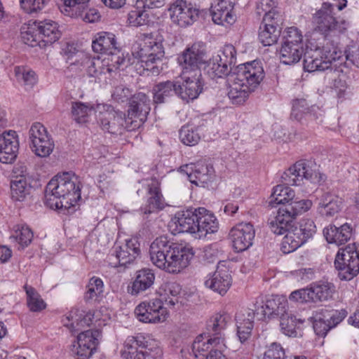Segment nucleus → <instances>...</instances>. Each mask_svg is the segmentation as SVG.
<instances>
[{
  "label": "nucleus",
  "mask_w": 359,
  "mask_h": 359,
  "mask_svg": "<svg viewBox=\"0 0 359 359\" xmlns=\"http://www.w3.org/2000/svg\"><path fill=\"white\" fill-rule=\"evenodd\" d=\"M194 255L191 248L170 241L165 236L156 238L149 248L152 264L169 273H178L185 269Z\"/></svg>",
  "instance_id": "nucleus-1"
},
{
  "label": "nucleus",
  "mask_w": 359,
  "mask_h": 359,
  "mask_svg": "<svg viewBox=\"0 0 359 359\" xmlns=\"http://www.w3.org/2000/svg\"><path fill=\"white\" fill-rule=\"evenodd\" d=\"M81 182L73 172L53 177L46 185L44 203L50 209L69 210L81 199Z\"/></svg>",
  "instance_id": "nucleus-2"
},
{
  "label": "nucleus",
  "mask_w": 359,
  "mask_h": 359,
  "mask_svg": "<svg viewBox=\"0 0 359 359\" xmlns=\"http://www.w3.org/2000/svg\"><path fill=\"white\" fill-rule=\"evenodd\" d=\"M236 4V0H220L211 7V11L198 10L197 8H188L183 0H177L170 9V17L172 22H229L236 21L233 8Z\"/></svg>",
  "instance_id": "nucleus-3"
},
{
  "label": "nucleus",
  "mask_w": 359,
  "mask_h": 359,
  "mask_svg": "<svg viewBox=\"0 0 359 359\" xmlns=\"http://www.w3.org/2000/svg\"><path fill=\"white\" fill-rule=\"evenodd\" d=\"M161 37L155 36L153 33L142 34L132 46L131 51L134 58L137 60L135 68L140 74L150 72L158 75L162 67L160 66L165 55Z\"/></svg>",
  "instance_id": "nucleus-4"
},
{
  "label": "nucleus",
  "mask_w": 359,
  "mask_h": 359,
  "mask_svg": "<svg viewBox=\"0 0 359 359\" xmlns=\"http://www.w3.org/2000/svg\"><path fill=\"white\" fill-rule=\"evenodd\" d=\"M348 56L337 46L327 43L323 47L306 45L304 57V69L309 72L338 69L346 64ZM342 72V69L339 70Z\"/></svg>",
  "instance_id": "nucleus-5"
},
{
  "label": "nucleus",
  "mask_w": 359,
  "mask_h": 359,
  "mask_svg": "<svg viewBox=\"0 0 359 359\" xmlns=\"http://www.w3.org/2000/svg\"><path fill=\"white\" fill-rule=\"evenodd\" d=\"M162 355L158 344L142 333L128 336L121 351L124 359H160Z\"/></svg>",
  "instance_id": "nucleus-6"
},
{
  "label": "nucleus",
  "mask_w": 359,
  "mask_h": 359,
  "mask_svg": "<svg viewBox=\"0 0 359 359\" xmlns=\"http://www.w3.org/2000/svg\"><path fill=\"white\" fill-rule=\"evenodd\" d=\"M316 232V226L311 219H303L299 226L292 225L287 231L281 243V250L284 254L294 252Z\"/></svg>",
  "instance_id": "nucleus-7"
},
{
  "label": "nucleus",
  "mask_w": 359,
  "mask_h": 359,
  "mask_svg": "<svg viewBox=\"0 0 359 359\" xmlns=\"http://www.w3.org/2000/svg\"><path fill=\"white\" fill-rule=\"evenodd\" d=\"M338 277L341 280H351L359 273V250L355 243L339 250L334 259Z\"/></svg>",
  "instance_id": "nucleus-8"
},
{
  "label": "nucleus",
  "mask_w": 359,
  "mask_h": 359,
  "mask_svg": "<svg viewBox=\"0 0 359 359\" xmlns=\"http://www.w3.org/2000/svg\"><path fill=\"white\" fill-rule=\"evenodd\" d=\"M140 244L136 238L126 240L121 245L115 244L107 255L106 262L114 268L127 267L140 255Z\"/></svg>",
  "instance_id": "nucleus-9"
},
{
  "label": "nucleus",
  "mask_w": 359,
  "mask_h": 359,
  "mask_svg": "<svg viewBox=\"0 0 359 359\" xmlns=\"http://www.w3.org/2000/svg\"><path fill=\"white\" fill-rule=\"evenodd\" d=\"M335 286L329 282L313 283L310 287L292 292L290 300L300 302H318L328 301L333 297Z\"/></svg>",
  "instance_id": "nucleus-10"
},
{
  "label": "nucleus",
  "mask_w": 359,
  "mask_h": 359,
  "mask_svg": "<svg viewBox=\"0 0 359 359\" xmlns=\"http://www.w3.org/2000/svg\"><path fill=\"white\" fill-rule=\"evenodd\" d=\"M230 76L231 81L243 83L254 92L264 79L265 73L262 62L253 60L236 67Z\"/></svg>",
  "instance_id": "nucleus-11"
},
{
  "label": "nucleus",
  "mask_w": 359,
  "mask_h": 359,
  "mask_svg": "<svg viewBox=\"0 0 359 359\" xmlns=\"http://www.w3.org/2000/svg\"><path fill=\"white\" fill-rule=\"evenodd\" d=\"M138 320L145 323H155L165 320L168 311L163 300L154 299L140 303L135 310Z\"/></svg>",
  "instance_id": "nucleus-12"
},
{
  "label": "nucleus",
  "mask_w": 359,
  "mask_h": 359,
  "mask_svg": "<svg viewBox=\"0 0 359 359\" xmlns=\"http://www.w3.org/2000/svg\"><path fill=\"white\" fill-rule=\"evenodd\" d=\"M180 169L181 172L186 173L190 182L198 187H208L215 177L212 165L204 161L197 162L191 166L185 165Z\"/></svg>",
  "instance_id": "nucleus-13"
},
{
  "label": "nucleus",
  "mask_w": 359,
  "mask_h": 359,
  "mask_svg": "<svg viewBox=\"0 0 359 359\" xmlns=\"http://www.w3.org/2000/svg\"><path fill=\"white\" fill-rule=\"evenodd\" d=\"M255 236V229L250 223H240L229 232L232 247L237 252H243L252 246Z\"/></svg>",
  "instance_id": "nucleus-14"
},
{
  "label": "nucleus",
  "mask_w": 359,
  "mask_h": 359,
  "mask_svg": "<svg viewBox=\"0 0 359 359\" xmlns=\"http://www.w3.org/2000/svg\"><path fill=\"white\" fill-rule=\"evenodd\" d=\"M100 334L98 330L81 332L77 336L76 344H74L72 349L75 359H88L91 356L98 344L97 337Z\"/></svg>",
  "instance_id": "nucleus-15"
},
{
  "label": "nucleus",
  "mask_w": 359,
  "mask_h": 359,
  "mask_svg": "<svg viewBox=\"0 0 359 359\" xmlns=\"http://www.w3.org/2000/svg\"><path fill=\"white\" fill-rule=\"evenodd\" d=\"M230 315L226 311H219L213 314L207 321L206 330L209 337L215 338L219 346H226L224 330L231 321Z\"/></svg>",
  "instance_id": "nucleus-16"
},
{
  "label": "nucleus",
  "mask_w": 359,
  "mask_h": 359,
  "mask_svg": "<svg viewBox=\"0 0 359 359\" xmlns=\"http://www.w3.org/2000/svg\"><path fill=\"white\" fill-rule=\"evenodd\" d=\"M162 6V0H136V7L128 14V22H154L156 16L150 8Z\"/></svg>",
  "instance_id": "nucleus-17"
},
{
  "label": "nucleus",
  "mask_w": 359,
  "mask_h": 359,
  "mask_svg": "<svg viewBox=\"0 0 359 359\" xmlns=\"http://www.w3.org/2000/svg\"><path fill=\"white\" fill-rule=\"evenodd\" d=\"M183 82L177 81V96L189 102L196 99L202 93L203 81L201 74H194L191 76L183 74Z\"/></svg>",
  "instance_id": "nucleus-18"
},
{
  "label": "nucleus",
  "mask_w": 359,
  "mask_h": 359,
  "mask_svg": "<svg viewBox=\"0 0 359 359\" xmlns=\"http://www.w3.org/2000/svg\"><path fill=\"white\" fill-rule=\"evenodd\" d=\"M19 149V140L14 130L5 131L0 135V161L11 163L16 158Z\"/></svg>",
  "instance_id": "nucleus-19"
},
{
  "label": "nucleus",
  "mask_w": 359,
  "mask_h": 359,
  "mask_svg": "<svg viewBox=\"0 0 359 359\" xmlns=\"http://www.w3.org/2000/svg\"><path fill=\"white\" fill-rule=\"evenodd\" d=\"M197 219V208H189L177 212L172 219V222L175 224V231L177 233H189L196 234Z\"/></svg>",
  "instance_id": "nucleus-20"
},
{
  "label": "nucleus",
  "mask_w": 359,
  "mask_h": 359,
  "mask_svg": "<svg viewBox=\"0 0 359 359\" xmlns=\"http://www.w3.org/2000/svg\"><path fill=\"white\" fill-rule=\"evenodd\" d=\"M155 273L151 269L144 268L136 272L135 279L128 286V292L132 296H139L150 290L155 280Z\"/></svg>",
  "instance_id": "nucleus-21"
},
{
  "label": "nucleus",
  "mask_w": 359,
  "mask_h": 359,
  "mask_svg": "<svg viewBox=\"0 0 359 359\" xmlns=\"http://www.w3.org/2000/svg\"><path fill=\"white\" fill-rule=\"evenodd\" d=\"M204 53L196 45L187 48L183 54L178 57V61L183 68V74L190 72L194 74H201L199 66L204 63Z\"/></svg>",
  "instance_id": "nucleus-22"
},
{
  "label": "nucleus",
  "mask_w": 359,
  "mask_h": 359,
  "mask_svg": "<svg viewBox=\"0 0 359 359\" xmlns=\"http://www.w3.org/2000/svg\"><path fill=\"white\" fill-rule=\"evenodd\" d=\"M280 306L274 299H267L264 301L262 297L256 299L252 308L248 309L247 316L252 318L254 320L256 318L258 320H264L266 318H271L273 315L279 316Z\"/></svg>",
  "instance_id": "nucleus-23"
},
{
  "label": "nucleus",
  "mask_w": 359,
  "mask_h": 359,
  "mask_svg": "<svg viewBox=\"0 0 359 359\" xmlns=\"http://www.w3.org/2000/svg\"><path fill=\"white\" fill-rule=\"evenodd\" d=\"M144 184L147 187L149 198L147 204L142 207L140 210L144 215H149L157 210L163 208V196L161 193L159 182L156 178L144 180Z\"/></svg>",
  "instance_id": "nucleus-24"
},
{
  "label": "nucleus",
  "mask_w": 359,
  "mask_h": 359,
  "mask_svg": "<svg viewBox=\"0 0 359 359\" xmlns=\"http://www.w3.org/2000/svg\"><path fill=\"white\" fill-rule=\"evenodd\" d=\"M99 121L103 130L111 134H121L123 131L126 116L121 111H116L111 109L100 113Z\"/></svg>",
  "instance_id": "nucleus-25"
},
{
  "label": "nucleus",
  "mask_w": 359,
  "mask_h": 359,
  "mask_svg": "<svg viewBox=\"0 0 359 359\" xmlns=\"http://www.w3.org/2000/svg\"><path fill=\"white\" fill-rule=\"evenodd\" d=\"M205 285L221 295L226 293L231 285V276L226 268L217 267L216 271L205 280Z\"/></svg>",
  "instance_id": "nucleus-26"
},
{
  "label": "nucleus",
  "mask_w": 359,
  "mask_h": 359,
  "mask_svg": "<svg viewBox=\"0 0 359 359\" xmlns=\"http://www.w3.org/2000/svg\"><path fill=\"white\" fill-rule=\"evenodd\" d=\"M198 221L196 237H205L208 233H213L218 229V222L215 216L205 208H197Z\"/></svg>",
  "instance_id": "nucleus-27"
},
{
  "label": "nucleus",
  "mask_w": 359,
  "mask_h": 359,
  "mask_svg": "<svg viewBox=\"0 0 359 359\" xmlns=\"http://www.w3.org/2000/svg\"><path fill=\"white\" fill-rule=\"evenodd\" d=\"M323 234L329 243L340 245L347 242L351 237L352 228L350 224L345 223L337 227L329 225L323 229Z\"/></svg>",
  "instance_id": "nucleus-28"
},
{
  "label": "nucleus",
  "mask_w": 359,
  "mask_h": 359,
  "mask_svg": "<svg viewBox=\"0 0 359 359\" xmlns=\"http://www.w3.org/2000/svg\"><path fill=\"white\" fill-rule=\"evenodd\" d=\"M214 337H204L203 334H200L196 337L191 345V350L195 358L201 359H208L211 349L226 348V346H219Z\"/></svg>",
  "instance_id": "nucleus-29"
},
{
  "label": "nucleus",
  "mask_w": 359,
  "mask_h": 359,
  "mask_svg": "<svg viewBox=\"0 0 359 359\" xmlns=\"http://www.w3.org/2000/svg\"><path fill=\"white\" fill-rule=\"evenodd\" d=\"M151 110V100L148 95L143 93H137L129 100L128 116L147 118Z\"/></svg>",
  "instance_id": "nucleus-30"
},
{
  "label": "nucleus",
  "mask_w": 359,
  "mask_h": 359,
  "mask_svg": "<svg viewBox=\"0 0 359 359\" xmlns=\"http://www.w3.org/2000/svg\"><path fill=\"white\" fill-rule=\"evenodd\" d=\"M177 81H166L160 82L152 88L154 104L165 103L170 97L177 95Z\"/></svg>",
  "instance_id": "nucleus-31"
},
{
  "label": "nucleus",
  "mask_w": 359,
  "mask_h": 359,
  "mask_svg": "<svg viewBox=\"0 0 359 359\" xmlns=\"http://www.w3.org/2000/svg\"><path fill=\"white\" fill-rule=\"evenodd\" d=\"M341 200L330 193L323 194L319 199L318 210L325 217H332L341 210Z\"/></svg>",
  "instance_id": "nucleus-32"
},
{
  "label": "nucleus",
  "mask_w": 359,
  "mask_h": 359,
  "mask_svg": "<svg viewBox=\"0 0 359 359\" xmlns=\"http://www.w3.org/2000/svg\"><path fill=\"white\" fill-rule=\"evenodd\" d=\"M293 220L292 217L286 212L284 207L280 208L277 215L269 220V226L273 233L282 235L292 226Z\"/></svg>",
  "instance_id": "nucleus-33"
},
{
  "label": "nucleus",
  "mask_w": 359,
  "mask_h": 359,
  "mask_svg": "<svg viewBox=\"0 0 359 359\" xmlns=\"http://www.w3.org/2000/svg\"><path fill=\"white\" fill-rule=\"evenodd\" d=\"M305 51L304 43L282 44L280 50V62L285 65H294L304 56Z\"/></svg>",
  "instance_id": "nucleus-34"
},
{
  "label": "nucleus",
  "mask_w": 359,
  "mask_h": 359,
  "mask_svg": "<svg viewBox=\"0 0 359 359\" xmlns=\"http://www.w3.org/2000/svg\"><path fill=\"white\" fill-rule=\"evenodd\" d=\"M285 306H280V326L282 332L292 337H296L298 335V324H302L304 323V320L301 319H297L291 313L286 312L285 310Z\"/></svg>",
  "instance_id": "nucleus-35"
},
{
  "label": "nucleus",
  "mask_w": 359,
  "mask_h": 359,
  "mask_svg": "<svg viewBox=\"0 0 359 359\" xmlns=\"http://www.w3.org/2000/svg\"><path fill=\"white\" fill-rule=\"evenodd\" d=\"M276 0H261L257 6L256 13L262 16V22H269L272 20H282V15L277 7Z\"/></svg>",
  "instance_id": "nucleus-36"
},
{
  "label": "nucleus",
  "mask_w": 359,
  "mask_h": 359,
  "mask_svg": "<svg viewBox=\"0 0 359 359\" xmlns=\"http://www.w3.org/2000/svg\"><path fill=\"white\" fill-rule=\"evenodd\" d=\"M92 48L94 52L102 54L113 55L117 50L115 36L111 33H104L93 41Z\"/></svg>",
  "instance_id": "nucleus-37"
},
{
  "label": "nucleus",
  "mask_w": 359,
  "mask_h": 359,
  "mask_svg": "<svg viewBox=\"0 0 359 359\" xmlns=\"http://www.w3.org/2000/svg\"><path fill=\"white\" fill-rule=\"evenodd\" d=\"M294 197V191L290 187L279 184L273 188L269 205L274 208L276 205L282 204L285 207L293 200Z\"/></svg>",
  "instance_id": "nucleus-38"
},
{
  "label": "nucleus",
  "mask_w": 359,
  "mask_h": 359,
  "mask_svg": "<svg viewBox=\"0 0 359 359\" xmlns=\"http://www.w3.org/2000/svg\"><path fill=\"white\" fill-rule=\"evenodd\" d=\"M233 83L229 86L227 93L229 100L233 104H243L253 91L245 87L243 83L238 81H232Z\"/></svg>",
  "instance_id": "nucleus-39"
},
{
  "label": "nucleus",
  "mask_w": 359,
  "mask_h": 359,
  "mask_svg": "<svg viewBox=\"0 0 359 359\" xmlns=\"http://www.w3.org/2000/svg\"><path fill=\"white\" fill-rule=\"evenodd\" d=\"M163 292L160 294L163 305L174 306L179 302L181 292V287L176 282H168L163 285Z\"/></svg>",
  "instance_id": "nucleus-40"
},
{
  "label": "nucleus",
  "mask_w": 359,
  "mask_h": 359,
  "mask_svg": "<svg viewBox=\"0 0 359 359\" xmlns=\"http://www.w3.org/2000/svg\"><path fill=\"white\" fill-rule=\"evenodd\" d=\"M276 25L264 24L259 27V39L264 46H271L278 41L282 27Z\"/></svg>",
  "instance_id": "nucleus-41"
},
{
  "label": "nucleus",
  "mask_w": 359,
  "mask_h": 359,
  "mask_svg": "<svg viewBox=\"0 0 359 359\" xmlns=\"http://www.w3.org/2000/svg\"><path fill=\"white\" fill-rule=\"evenodd\" d=\"M78 310L71 311L67 316L69 321H71L69 326L72 332H77L81 330V327H88L93 322L94 313L88 311L86 313H77Z\"/></svg>",
  "instance_id": "nucleus-42"
},
{
  "label": "nucleus",
  "mask_w": 359,
  "mask_h": 359,
  "mask_svg": "<svg viewBox=\"0 0 359 359\" xmlns=\"http://www.w3.org/2000/svg\"><path fill=\"white\" fill-rule=\"evenodd\" d=\"M32 187L24 176L17 177L11 184L12 198L15 201H22L31 193Z\"/></svg>",
  "instance_id": "nucleus-43"
},
{
  "label": "nucleus",
  "mask_w": 359,
  "mask_h": 359,
  "mask_svg": "<svg viewBox=\"0 0 359 359\" xmlns=\"http://www.w3.org/2000/svg\"><path fill=\"white\" fill-rule=\"evenodd\" d=\"M345 24H319L315 28L314 32L323 35L325 39L334 41V39L345 34L347 28L344 25Z\"/></svg>",
  "instance_id": "nucleus-44"
},
{
  "label": "nucleus",
  "mask_w": 359,
  "mask_h": 359,
  "mask_svg": "<svg viewBox=\"0 0 359 359\" xmlns=\"http://www.w3.org/2000/svg\"><path fill=\"white\" fill-rule=\"evenodd\" d=\"M38 24H25L21 27V38L22 41L32 47L37 46H41V36L40 33L41 31L38 29Z\"/></svg>",
  "instance_id": "nucleus-45"
},
{
  "label": "nucleus",
  "mask_w": 359,
  "mask_h": 359,
  "mask_svg": "<svg viewBox=\"0 0 359 359\" xmlns=\"http://www.w3.org/2000/svg\"><path fill=\"white\" fill-rule=\"evenodd\" d=\"M237 335L241 343L245 342L251 335L253 328V320L245 313H237L236 316Z\"/></svg>",
  "instance_id": "nucleus-46"
},
{
  "label": "nucleus",
  "mask_w": 359,
  "mask_h": 359,
  "mask_svg": "<svg viewBox=\"0 0 359 359\" xmlns=\"http://www.w3.org/2000/svg\"><path fill=\"white\" fill-rule=\"evenodd\" d=\"M316 110L319 111L318 107L316 106L309 107V104L304 99H297L293 101L291 115L297 120H301L303 114H307L310 116H313L316 118Z\"/></svg>",
  "instance_id": "nucleus-47"
},
{
  "label": "nucleus",
  "mask_w": 359,
  "mask_h": 359,
  "mask_svg": "<svg viewBox=\"0 0 359 359\" xmlns=\"http://www.w3.org/2000/svg\"><path fill=\"white\" fill-rule=\"evenodd\" d=\"M94 110L93 104L81 102L72 103V116L77 123H86L88 117Z\"/></svg>",
  "instance_id": "nucleus-48"
},
{
  "label": "nucleus",
  "mask_w": 359,
  "mask_h": 359,
  "mask_svg": "<svg viewBox=\"0 0 359 359\" xmlns=\"http://www.w3.org/2000/svg\"><path fill=\"white\" fill-rule=\"evenodd\" d=\"M33 236V232L29 226L17 225L10 238L16 241L22 249H24L31 243Z\"/></svg>",
  "instance_id": "nucleus-49"
},
{
  "label": "nucleus",
  "mask_w": 359,
  "mask_h": 359,
  "mask_svg": "<svg viewBox=\"0 0 359 359\" xmlns=\"http://www.w3.org/2000/svg\"><path fill=\"white\" fill-rule=\"evenodd\" d=\"M297 172H299L302 178L310 181L312 183H318L323 180V175L317 170L313 169L309 162L301 160L296 163Z\"/></svg>",
  "instance_id": "nucleus-50"
},
{
  "label": "nucleus",
  "mask_w": 359,
  "mask_h": 359,
  "mask_svg": "<svg viewBox=\"0 0 359 359\" xmlns=\"http://www.w3.org/2000/svg\"><path fill=\"white\" fill-rule=\"evenodd\" d=\"M104 283L101 278L92 277L86 285V292L84 294L86 302L96 301L102 294Z\"/></svg>",
  "instance_id": "nucleus-51"
},
{
  "label": "nucleus",
  "mask_w": 359,
  "mask_h": 359,
  "mask_svg": "<svg viewBox=\"0 0 359 359\" xmlns=\"http://www.w3.org/2000/svg\"><path fill=\"white\" fill-rule=\"evenodd\" d=\"M32 151L39 157L48 156L53 150L54 143L53 140L48 135L46 137H42L39 140H35L30 143Z\"/></svg>",
  "instance_id": "nucleus-52"
},
{
  "label": "nucleus",
  "mask_w": 359,
  "mask_h": 359,
  "mask_svg": "<svg viewBox=\"0 0 359 359\" xmlns=\"http://www.w3.org/2000/svg\"><path fill=\"white\" fill-rule=\"evenodd\" d=\"M27 294V303L30 311L39 312L46 308V303L41 299L40 294L32 286L25 285L24 286Z\"/></svg>",
  "instance_id": "nucleus-53"
},
{
  "label": "nucleus",
  "mask_w": 359,
  "mask_h": 359,
  "mask_svg": "<svg viewBox=\"0 0 359 359\" xmlns=\"http://www.w3.org/2000/svg\"><path fill=\"white\" fill-rule=\"evenodd\" d=\"M263 359H306L304 355L286 356L285 350L280 344L273 342L265 351Z\"/></svg>",
  "instance_id": "nucleus-54"
},
{
  "label": "nucleus",
  "mask_w": 359,
  "mask_h": 359,
  "mask_svg": "<svg viewBox=\"0 0 359 359\" xmlns=\"http://www.w3.org/2000/svg\"><path fill=\"white\" fill-rule=\"evenodd\" d=\"M14 72L18 81L27 88H32L37 81L35 72L29 68L17 66Z\"/></svg>",
  "instance_id": "nucleus-55"
},
{
  "label": "nucleus",
  "mask_w": 359,
  "mask_h": 359,
  "mask_svg": "<svg viewBox=\"0 0 359 359\" xmlns=\"http://www.w3.org/2000/svg\"><path fill=\"white\" fill-rule=\"evenodd\" d=\"M198 129L190 126H184L180 130V139L181 142L187 146H194L201 140Z\"/></svg>",
  "instance_id": "nucleus-56"
},
{
  "label": "nucleus",
  "mask_w": 359,
  "mask_h": 359,
  "mask_svg": "<svg viewBox=\"0 0 359 359\" xmlns=\"http://www.w3.org/2000/svg\"><path fill=\"white\" fill-rule=\"evenodd\" d=\"M323 317L330 324V327L333 328L340 323L346 316L347 312L344 309L335 310L328 308L319 309Z\"/></svg>",
  "instance_id": "nucleus-57"
},
{
  "label": "nucleus",
  "mask_w": 359,
  "mask_h": 359,
  "mask_svg": "<svg viewBox=\"0 0 359 359\" xmlns=\"http://www.w3.org/2000/svg\"><path fill=\"white\" fill-rule=\"evenodd\" d=\"M44 26H37L38 29L41 31L40 36H41V42L52 43L58 40L62 35L61 32L57 27V24H44Z\"/></svg>",
  "instance_id": "nucleus-58"
},
{
  "label": "nucleus",
  "mask_w": 359,
  "mask_h": 359,
  "mask_svg": "<svg viewBox=\"0 0 359 359\" xmlns=\"http://www.w3.org/2000/svg\"><path fill=\"white\" fill-rule=\"evenodd\" d=\"M312 206V201L309 199H303L300 201H292L290 203L284 207L294 219L295 217L302 212L309 210Z\"/></svg>",
  "instance_id": "nucleus-59"
},
{
  "label": "nucleus",
  "mask_w": 359,
  "mask_h": 359,
  "mask_svg": "<svg viewBox=\"0 0 359 359\" xmlns=\"http://www.w3.org/2000/svg\"><path fill=\"white\" fill-rule=\"evenodd\" d=\"M311 318L313 320V330L317 335L325 337L327 332L332 329L330 324L323 317L319 309L313 312Z\"/></svg>",
  "instance_id": "nucleus-60"
},
{
  "label": "nucleus",
  "mask_w": 359,
  "mask_h": 359,
  "mask_svg": "<svg viewBox=\"0 0 359 359\" xmlns=\"http://www.w3.org/2000/svg\"><path fill=\"white\" fill-rule=\"evenodd\" d=\"M334 5L325 2L322 7L314 14V19L317 22H338L334 16Z\"/></svg>",
  "instance_id": "nucleus-61"
},
{
  "label": "nucleus",
  "mask_w": 359,
  "mask_h": 359,
  "mask_svg": "<svg viewBox=\"0 0 359 359\" xmlns=\"http://www.w3.org/2000/svg\"><path fill=\"white\" fill-rule=\"evenodd\" d=\"M296 163L291 166L281 175L282 182L287 186H299L302 183V178L298 172Z\"/></svg>",
  "instance_id": "nucleus-62"
},
{
  "label": "nucleus",
  "mask_w": 359,
  "mask_h": 359,
  "mask_svg": "<svg viewBox=\"0 0 359 359\" xmlns=\"http://www.w3.org/2000/svg\"><path fill=\"white\" fill-rule=\"evenodd\" d=\"M49 0H20L21 8L29 14L41 11Z\"/></svg>",
  "instance_id": "nucleus-63"
},
{
  "label": "nucleus",
  "mask_w": 359,
  "mask_h": 359,
  "mask_svg": "<svg viewBox=\"0 0 359 359\" xmlns=\"http://www.w3.org/2000/svg\"><path fill=\"white\" fill-rule=\"evenodd\" d=\"M208 73L212 74L214 76L222 78L229 75L230 73L231 74L232 72L227 68L226 65H222V63L218 61H215V57H213L209 64Z\"/></svg>",
  "instance_id": "nucleus-64"
}]
</instances>
